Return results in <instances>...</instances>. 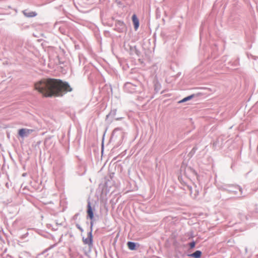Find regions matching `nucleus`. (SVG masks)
I'll return each mask as SVG.
<instances>
[{
  "label": "nucleus",
  "mask_w": 258,
  "mask_h": 258,
  "mask_svg": "<svg viewBox=\"0 0 258 258\" xmlns=\"http://www.w3.org/2000/svg\"><path fill=\"white\" fill-rule=\"evenodd\" d=\"M35 87L45 97L61 96L66 92L72 91L68 83L54 79L41 80L35 84Z\"/></svg>",
  "instance_id": "1"
},
{
  "label": "nucleus",
  "mask_w": 258,
  "mask_h": 258,
  "mask_svg": "<svg viewBox=\"0 0 258 258\" xmlns=\"http://www.w3.org/2000/svg\"><path fill=\"white\" fill-rule=\"evenodd\" d=\"M116 113V109H113L111 110L110 113L106 115V120L107 122V123H111L113 119H115V120H119L120 118L117 117L115 118V115Z\"/></svg>",
  "instance_id": "2"
},
{
  "label": "nucleus",
  "mask_w": 258,
  "mask_h": 258,
  "mask_svg": "<svg viewBox=\"0 0 258 258\" xmlns=\"http://www.w3.org/2000/svg\"><path fill=\"white\" fill-rule=\"evenodd\" d=\"M83 242L85 244H87L89 247H92L93 245V236L91 232L88 234V237L86 238H83Z\"/></svg>",
  "instance_id": "3"
},
{
  "label": "nucleus",
  "mask_w": 258,
  "mask_h": 258,
  "mask_svg": "<svg viewBox=\"0 0 258 258\" xmlns=\"http://www.w3.org/2000/svg\"><path fill=\"white\" fill-rule=\"evenodd\" d=\"M87 214L90 219H92L94 217L93 212L91 206L90 202H88L87 205Z\"/></svg>",
  "instance_id": "4"
},
{
  "label": "nucleus",
  "mask_w": 258,
  "mask_h": 258,
  "mask_svg": "<svg viewBox=\"0 0 258 258\" xmlns=\"http://www.w3.org/2000/svg\"><path fill=\"white\" fill-rule=\"evenodd\" d=\"M23 14L27 17H33L37 15V14L35 12H29L27 10H24L23 11Z\"/></svg>",
  "instance_id": "5"
},
{
  "label": "nucleus",
  "mask_w": 258,
  "mask_h": 258,
  "mask_svg": "<svg viewBox=\"0 0 258 258\" xmlns=\"http://www.w3.org/2000/svg\"><path fill=\"white\" fill-rule=\"evenodd\" d=\"M132 20L134 24L135 29L137 30L139 26V22L136 15H134L132 16Z\"/></svg>",
  "instance_id": "6"
},
{
  "label": "nucleus",
  "mask_w": 258,
  "mask_h": 258,
  "mask_svg": "<svg viewBox=\"0 0 258 258\" xmlns=\"http://www.w3.org/2000/svg\"><path fill=\"white\" fill-rule=\"evenodd\" d=\"M202 255V252L200 250H197L193 253L189 254V256L194 258H200Z\"/></svg>",
  "instance_id": "7"
},
{
  "label": "nucleus",
  "mask_w": 258,
  "mask_h": 258,
  "mask_svg": "<svg viewBox=\"0 0 258 258\" xmlns=\"http://www.w3.org/2000/svg\"><path fill=\"white\" fill-rule=\"evenodd\" d=\"M19 135L21 137H24L29 134V130H19Z\"/></svg>",
  "instance_id": "8"
},
{
  "label": "nucleus",
  "mask_w": 258,
  "mask_h": 258,
  "mask_svg": "<svg viewBox=\"0 0 258 258\" xmlns=\"http://www.w3.org/2000/svg\"><path fill=\"white\" fill-rule=\"evenodd\" d=\"M128 248L131 250H134L136 249V243L133 242H128L127 243Z\"/></svg>",
  "instance_id": "9"
},
{
  "label": "nucleus",
  "mask_w": 258,
  "mask_h": 258,
  "mask_svg": "<svg viewBox=\"0 0 258 258\" xmlns=\"http://www.w3.org/2000/svg\"><path fill=\"white\" fill-rule=\"evenodd\" d=\"M193 97H194V95H191L188 96H187L186 97H185L184 98H183L181 100L179 101L178 102V103H183V102H186L187 101H188V100H190L191 98H192Z\"/></svg>",
  "instance_id": "10"
},
{
  "label": "nucleus",
  "mask_w": 258,
  "mask_h": 258,
  "mask_svg": "<svg viewBox=\"0 0 258 258\" xmlns=\"http://www.w3.org/2000/svg\"><path fill=\"white\" fill-rule=\"evenodd\" d=\"M195 244H196V243H195V242H190V243H189L190 247L191 248H194V247L195 246Z\"/></svg>",
  "instance_id": "11"
},
{
  "label": "nucleus",
  "mask_w": 258,
  "mask_h": 258,
  "mask_svg": "<svg viewBox=\"0 0 258 258\" xmlns=\"http://www.w3.org/2000/svg\"><path fill=\"white\" fill-rule=\"evenodd\" d=\"M132 84L131 83H127L125 84L126 87H130V86H131Z\"/></svg>",
  "instance_id": "12"
},
{
  "label": "nucleus",
  "mask_w": 258,
  "mask_h": 258,
  "mask_svg": "<svg viewBox=\"0 0 258 258\" xmlns=\"http://www.w3.org/2000/svg\"><path fill=\"white\" fill-rule=\"evenodd\" d=\"M119 24L121 26L124 25V24L122 22H119Z\"/></svg>",
  "instance_id": "13"
}]
</instances>
